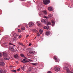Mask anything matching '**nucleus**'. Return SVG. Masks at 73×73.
<instances>
[{
	"label": "nucleus",
	"mask_w": 73,
	"mask_h": 73,
	"mask_svg": "<svg viewBox=\"0 0 73 73\" xmlns=\"http://www.w3.org/2000/svg\"><path fill=\"white\" fill-rule=\"evenodd\" d=\"M9 49L11 52H15L16 50L14 48L13 46H11L9 47Z\"/></svg>",
	"instance_id": "f257e3e1"
},
{
	"label": "nucleus",
	"mask_w": 73,
	"mask_h": 73,
	"mask_svg": "<svg viewBox=\"0 0 73 73\" xmlns=\"http://www.w3.org/2000/svg\"><path fill=\"white\" fill-rule=\"evenodd\" d=\"M34 25V23H33L31 22H30L29 23V27H31L32 26H33Z\"/></svg>",
	"instance_id": "f03ea898"
},
{
	"label": "nucleus",
	"mask_w": 73,
	"mask_h": 73,
	"mask_svg": "<svg viewBox=\"0 0 73 73\" xmlns=\"http://www.w3.org/2000/svg\"><path fill=\"white\" fill-rule=\"evenodd\" d=\"M43 14H44V18L46 19H47L48 18L46 16V15L47 14L46 12L45 11H43Z\"/></svg>",
	"instance_id": "7ed1b4c3"
},
{
	"label": "nucleus",
	"mask_w": 73,
	"mask_h": 73,
	"mask_svg": "<svg viewBox=\"0 0 73 73\" xmlns=\"http://www.w3.org/2000/svg\"><path fill=\"white\" fill-rule=\"evenodd\" d=\"M60 68H58V67H55L54 68L55 70L57 72L59 71L60 70Z\"/></svg>",
	"instance_id": "20e7f679"
},
{
	"label": "nucleus",
	"mask_w": 73,
	"mask_h": 73,
	"mask_svg": "<svg viewBox=\"0 0 73 73\" xmlns=\"http://www.w3.org/2000/svg\"><path fill=\"white\" fill-rule=\"evenodd\" d=\"M21 62L23 63H27L29 62L28 61L26 60L25 59H23V60H22Z\"/></svg>",
	"instance_id": "39448f33"
},
{
	"label": "nucleus",
	"mask_w": 73,
	"mask_h": 73,
	"mask_svg": "<svg viewBox=\"0 0 73 73\" xmlns=\"http://www.w3.org/2000/svg\"><path fill=\"white\" fill-rule=\"evenodd\" d=\"M51 22L52 23V26H54L55 25V22L53 20H51Z\"/></svg>",
	"instance_id": "423d86ee"
},
{
	"label": "nucleus",
	"mask_w": 73,
	"mask_h": 73,
	"mask_svg": "<svg viewBox=\"0 0 73 73\" xmlns=\"http://www.w3.org/2000/svg\"><path fill=\"white\" fill-rule=\"evenodd\" d=\"M29 53L30 54L33 55L35 53V52L34 51L31 50L29 52Z\"/></svg>",
	"instance_id": "0eeeda50"
},
{
	"label": "nucleus",
	"mask_w": 73,
	"mask_h": 73,
	"mask_svg": "<svg viewBox=\"0 0 73 73\" xmlns=\"http://www.w3.org/2000/svg\"><path fill=\"white\" fill-rule=\"evenodd\" d=\"M10 59V57H9L8 55L7 56H6L5 58H4V59L5 60H9Z\"/></svg>",
	"instance_id": "6e6552de"
},
{
	"label": "nucleus",
	"mask_w": 73,
	"mask_h": 73,
	"mask_svg": "<svg viewBox=\"0 0 73 73\" xmlns=\"http://www.w3.org/2000/svg\"><path fill=\"white\" fill-rule=\"evenodd\" d=\"M14 57L16 59H18L19 58V56L17 54H15L14 55Z\"/></svg>",
	"instance_id": "1a4fd4ad"
},
{
	"label": "nucleus",
	"mask_w": 73,
	"mask_h": 73,
	"mask_svg": "<svg viewBox=\"0 0 73 73\" xmlns=\"http://www.w3.org/2000/svg\"><path fill=\"white\" fill-rule=\"evenodd\" d=\"M48 9L49 11H52L53 10V8L51 7H48Z\"/></svg>",
	"instance_id": "9d476101"
},
{
	"label": "nucleus",
	"mask_w": 73,
	"mask_h": 73,
	"mask_svg": "<svg viewBox=\"0 0 73 73\" xmlns=\"http://www.w3.org/2000/svg\"><path fill=\"white\" fill-rule=\"evenodd\" d=\"M5 65V63L4 62H0V65L1 66H3Z\"/></svg>",
	"instance_id": "9b49d317"
},
{
	"label": "nucleus",
	"mask_w": 73,
	"mask_h": 73,
	"mask_svg": "<svg viewBox=\"0 0 73 73\" xmlns=\"http://www.w3.org/2000/svg\"><path fill=\"white\" fill-rule=\"evenodd\" d=\"M41 22H42V23H46V20L45 19H43L42 20Z\"/></svg>",
	"instance_id": "f8f14e48"
},
{
	"label": "nucleus",
	"mask_w": 73,
	"mask_h": 73,
	"mask_svg": "<svg viewBox=\"0 0 73 73\" xmlns=\"http://www.w3.org/2000/svg\"><path fill=\"white\" fill-rule=\"evenodd\" d=\"M66 71L67 73H72V72H71L69 69H66Z\"/></svg>",
	"instance_id": "ddd939ff"
},
{
	"label": "nucleus",
	"mask_w": 73,
	"mask_h": 73,
	"mask_svg": "<svg viewBox=\"0 0 73 73\" xmlns=\"http://www.w3.org/2000/svg\"><path fill=\"white\" fill-rule=\"evenodd\" d=\"M52 17V14H50L48 15V17L49 18L51 19Z\"/></svg>",
	"instance_id": "4468645a"
},
{
	"label": "nucleus",
	"mask_w": 73,
	"mask_h": 73,
	"mask_svg": "<svg viewBox=\"0 0 73 73\" xmlns=\"http://www.w3.org/2000/svg\"><path fill=\"white\" fill-rule=\"evenodd\" d=\"M21 69L22 70L25 71V66H24L23 67L21 68Z\"/></svg>",
	"instance_id": "2eb2a0df"
},
{
	"label": "nucleus",
	"mask_w": 73,
	"mask_h": 73,
	"mask_svg": "<svg viewBox=\"0 0 73 73\" xmlns=\"http://www.w3.org/2000/svg\"><path fill=\"white\" fill-rule=\"evenodd\" d=\"M36 24L38 25L39 26H40L42 25V24L41 23H40V22H37L36 23Z\"/></svg>",
	"instance_id": "dca6fc26"
},
{
	"label": "nucleus",
	"mask_w": 73,
	"mask_h": 73,
	"mask_svg": "<svg viewBox=\"0 0 73 73\" xmlns=\"http://www.w3.org/2000/svg\"><path fill=\"white\" fill-rule=\"evenodd\" d=\"M13 36H14L15 37H17L19 36V35L17 34L14 33L13 35Z\"/></svg>",
	"instance_id": "f3484780"
},
{
	"label": "nucleus",
	"mask_w": 73,
	"mask_h": 73,
	"mask_svg": "<svg viewBox=\"0 0 73 73\" xmlns=\"http://www.w3.org/2000/svg\"><path fill=\"white\" fill-rule=\"evenodd\" d=\"M48 28H49V26L48 25L45 26L44 27V29H48Z\"/></svg>",
	"instance_id": "a211bd4d"
},
{
	"label": "nucleus",
	"mask_w": 73,
	"mask_h": 73,
	"mask_svg": "<svg viewBox=\"0 0 73 73\" xmlns=\"http://www.w3.org/2000/svg\"><path fill=\"white\" fill-rule=\"evenodd\" d=\"M50 33V32L49 31H48L47 32H46L45 33V35H48Z\"/></svg>",
	"instance_id": "6ab92c4d"
},
{
	"label": "nucleus",
	"mask_w": 73,
	"mask_h": 73,
	"mask_svg": "<svg viewBox=\"0 0 73 73\" xmlns=\"http://www.w3.org/2000/svg\"><path fill=\"white\" fill-rule=\"evenodd\" d=\"M3 56L5 57H6L7 56V54L6 53H3Z\"/></svg>",
	"instance_id": "aec40b11"
},
{
	"label": "nucleus",
	"mask_w": 73,
	"mask_h": 73,
	"mask_svg": "<svg viewBox=\"0 0 73 73\" xmlns=\"http://www.w3.org/2000/svg\"><path fill=\"white\" fill-rule=\"evenodd\" d=\"M39 16H40V17H42L44 15L43 14L40 13H39Z\"/></svg>",
	"instance_id": "412c9836"
},
{
	"label": "nucleus",
	"mask_w": 73,
	"mask_h": 73,
	"mask_svg": "<svg viewBox=\"0 0 73 73\" xmlns=\"http://www.w3.org/2000/svg\"><path fill=\"white\" fill-rule=\"evenodd\" d=\"M39 33H40V34H41L43 32V30L41 29L39 30Z\"/></svg>",
	"instance_id": "4be33fe9"
},
{
	"label": "nucleus",
	"mask_w": 73,
	"mask_h": 73,
	"mask_svg": "<svg viewBox=\"0 0 73 73\" xmlns=\"http://www.w3.org/2000/svg\"><path fill=\"white\" fill-rule=\"evenodd\" d=\"M16 38H15V37H13V38H12L11 39V40H12V41H14L15 40H16Z\"/></svg>",
	"instance_id": "5701e85b"
},
{
	"label": "nucleus",
	"mask_w": 73,
	"mask_h": 73,
	"mask_svg": "<svg viewBox=\"0 0 73 73\" xmlns=\"http://www.w3.org/2000/svg\"><path fill=\"white\" fill-rule=\"evenodd\" d=\"M54 58L55 60L58 59V58L56 56H54Z\"/></svg>",
	"instance_id": "b1692460"
},
{
	"label": "nucleus",
	"mask_w": 73,
	"mask_h": 73,
	"mask_svg": "<svg viewBox=\"0 0 73 73\" xmlns=\"http://www.w3.org/2000/svg\"><path fill=\"white\" fill-rule=\"evenodd\" d=\"M11 72H13L14 73H16L17 70H11Z\"/></svg>",
	"instance_id": "393cba45"
},
{
	"label": "nucleus",
	"mask_w": 73,
	"mask_h": 73,
	"mask_svg": "<svg viewBox=\"0 0 73 73\" xmlns=\"http://www.w3.org/2000/svg\"><path fill=\"white\" fill-rule=\"evenodd\" d=\"M51 24V23L49 22H48L46 23V25H50Z\"/></svg>",
	"instance_id": "a878e982"
},
{
	"label": "nucleus",
	"mask_w": 73,
	"mask_h": 73,
	"mask_svg": "<svg viewBox=\"0 0 73 73\" xmlns=\"http://www.w3.org/2000/svg\"><path fill=\"white\" fill-rule=\"evenodd\" d=\"M21 46H23V44L21 42H19L18 43Z\"/></svg>",
	"instance_id": "bb28decb"
},
{
	"label": "nucleus",
	"mask_w": 73,
	"mask_h": 73,
	"mask_svg": "<svg viewBox=\"0 0 73 73\" xmlns=\"http://www.w3.org/2000/svg\"><path fill=\"white\" fill-rule=\"evenodd\" d=\"M25 27H23L21 28V30H25Z\"/></svg>",
	"instance_id": "cd10ccee"
},
{
	"label": "nucleus",
	"mask_w": 73,
	"mask_h": 73,
	"mask_svg": "<svg viewBox=\"0 0 73 73\" xmlns=\"http://www.w3.org/2000/svg\"><path fill=\"white\" fill-rule=\"evenodd\" d=\"M60 61V60L59 59H57L56 60H55V61L56 62H58L59 61Z\"/></svg>",
	"instance_id": "c85d7f7f"
},
{
	"label": "nucleus",
	"mask_w": 73,
	"mask_h": 73,
	"mask_svg": "<svg viewBox=\"0 0 73 73\" xmlns=\"http://www.w3.org/2000/svg\"><path fill=\"white\" fill-rule=\"evenodd\" d=\"M42 9V8L41 7H38V10H39V11H40Z\"/></svg>",
	"instance_id": "c756f323"
},
{
	"label": "nucleus",
	"mask_w": 73,
	"mask_h": 73,
	"mask_svg": "<svg viewBox=\"0 0 73 73\" xmlns=\"http://www.w3.org/2000/svg\"><path fill=\"white\" fill-rule=\"evenodd\" d=\"M0 73H4V71L3 70H0Z\"/></svg>",
	"instance_id": "7c9ffc66"
},
{
	"label": "nucleus",
	"mask_w": 73,
	"mask_h": 73,
	"mask_svg": "<svg viewBox=\"0 0 73 73\" xmlns=\"http://www.w3.org/2000/svg\"><path fill=\"white\" fill-rule=\"evenodd\" d=\"M32 70V67H30L29 68V71H31V70Z\"/></svg>",
	"instance_id": "2f4dec72"
},
{
	"label": "nucleus",
	"mask_w": 73,
	"mask_h": 73,
	"mask_svg": "<svg viewBox=\"0 0 73 73\" xmlns=\"http://www.w3.org/2000/svg\"><path fill=\"white\" fill-rule=\"evenodd\" d=\"M21 56L22 57H23L24 56V55L23 54H21Z\"/></svg>",
	"instance_id": "473e14b6"
},
{
	"label": "nucleus",
	"mask_w": 73,
	"mask_h": 73,
	"mask_svg": "<svg viewBox=\"0 0 73 73\" xmlns=\"http://www.w3.org/2000/svg\"><path fill=\"white\" fill-rule=\"evenodd\" d=\"M37 36H38V37H39L40 36V34L39 33H37Z\"/></svg>",
	"instance_id": "72a5a7b5"
},
{
	"label": "nucleus",
	"mask_w": 73,
	"mask_h": 73,
	"mask_svg": "<svg viewBox=\"0 0 73 73\" xmlns=\"http://www.w3.org/2000/svg\"><path fill=\"white\" fill-rule=\"evenodd\" d=\"M2 57V55L1 54V53L0 52V58Z\"/></svg>",
	"instance_id": "f704fd0d"
},
{
	"label": "nucleus",
	"mask_w": 73,
	"mask_h": 73,
	"mask_svg": "<svg viewBox=\"0 0 73 73\" xmlns=\"http://www.w3.org/2000/svg\"><path fill=\"white\" fill-rule=\"evenodd\" d=\"M33 65L35 66V65H36L37 64L36 63H32Z\"/></svg>",
	"instance_id": "c9c22d12"
},
{
	"label": "nucleus",
	"mask_w": 73,
	"mask_h": 73,
	"mask_svg": "<svg viewBox=\"0 0 73 73\" xmlns=\"http://www.w3.org/2000/svg\"><path fill=\"white\" fill-rule=\"evenodd\" d=\"M13 1H12V0H10V1H9V3H11Z\"/></svg>",
	"instance_id": "e433bc0d"
},
{
	"label": "nucleus",
	"mask_w": 73,
	"mask_h": 73,
	"mask_svg": "<svg viewBox=\"0 0 73 73\" xmlns=\"http://www.w3.org/2000/svg\"><path fill=\"white\" fill-rule=\"evenodd\" d=\"M22 26V25H19L18 26V27L19 28L20 27H21Z\"/></svg>",
	"instance_id": "4c0bfd02"
},
{
	"label": "nucleus",
	"mask_w": 73,
	"mask_h": 73,
	"mask_svg": "<svg viewBox=\"0 0 73 73\" xmlns=\"http://www.w3.org/2000/svg\"><path fill=\"white\" fill-rule=\"evenodd\" d=\"M21 37V35H20L19 37V38H20Z\"/></svg>",
	"instance_id": "58836bf2"
},
{
	"label": "nucleus",
	"mask_w": 73,
	"mask_h": 73,
	"mask_svg": "<svg viewBox=\"0 0 73 73\" xmlns=\"http://www.w3.org/2000/svg\"><path fill=\"white\" fill-rule=\"evenodd\" d=\"M20 70V68H19L17 70V71H19Z\"/></svg>",
	"instance_id": "ea45409f"
},
{
	"label": "nucleus",
	"mask_w": 73,
	"mask_h": 73,
	"mask_svg": "<svg viewBox=\"0 0 73 73\" xmlns=\"http://www.w3.org/2000/svg\"><path fill=\"white\" fill-rule=\"evenodd\" d=\"M18 31L19 32H21V30L19 29H18Z\"/></svg>",
	"instance_id": "a19ab883"
},
{
	"label": "nucleus",
	"mask_w": 73,
	"mask_h": 73,
	"mask_svg": "<svg viewBox=\"0 0 73 73\" xmlns=\"http://www.w3.org/2000/svg\"><path fill=\"white\" fill-rule=\"evenodd\" d=\"M47 73H52V72L50 71H48Z\"/></svg>",
	"instance_id": "79ce46f5"
},
{
	"label": "nucleus",
	"mask_w": 73,
	"mask_h": 73,
	"mask_svg": "<svg viewBox=\"0 0 73 73\" xmlns=\"http://www.w3.org/2000/svg\"><path fill=\"white\" fill-rule=\"evenodd\" d=\"M29 36V35H27L26 37H27V38Z\"/></svg>",
	"instance_id": "37998d69"
},
{
	"label": "nucleus",
	"mask_w": 73,
	"mask_h": 73,
	"mask_svg": "<svg viewBox=\"0 0 73 73\" xmlns=\"http://www.w3.org/2000/svg\"><path fill=\"white\" fill-rule=\"evenodd\" d=\"M31 44L30 43V44H29V46H31Z\"/></svg>",
	"instance_id": "c03bdc74"
},
{
	"label": "nucleus",
	"mask_w": 73,
	"mask_h": 73,
	"mask_svg": "<svg viewBox=\"0 0 73 73\" xmlns=\"http://www.w3.org/2000/svg\"><path fill=\"white\" fill-rule=\"evenodd\" d=\"M28 60L31 61V62H32V60H31V59H28Z\"/></svg>",
	"instance_id": "a18cd8bd"
},
{
	"label": "nucleus",
	"mask_w": 73,
	"mask_h": 73,
	"mask_svg": "<svg viewBox=\"0 0 73 73\" xmlns=\"http://www.w3.org/2000/svg\"><path fill=\"white\" fill-rule=\"evenodd\" d=\"M21 1H26V0H21Z\"/></svg>",
	"instance_id": "49530a36"
},
{
	"label": "nucleus",
	"mask_w": 73,
	"mask_h": 73,
	"mask_svg": "<svg viewBox=\"0 0 73 73\" xmlns=\"http://www.w3.org/2000/svg\"><path fill=\"white\" fill-rule=\"evenodd\" d=\"M24 58H25V59H27V58L26 57H24Z\"/></svg>",
	"instance_id": "de8ad7c7"
},
{
	"label": "nucleus",
	"mask_w": 73,
	"mask_h": 73,
	"mask_svg": "<svg viewBox=\"0 0 73 73\" xmlns=\"http://www.w3.org/2000/svg\"><path fill=\"white\" fill-rule=\"evenodd\" d=\"M28 26V24H26V26L27 27V26Z\"/></svg>",
	"instance_id": "09e8293b"
},
{
	"label": "nucleus",
	"mask_w": 73,
	"mask_h": 73,
	"mask_svg": "<svg viewBox=\"0 0 73 73\" xmlns=\"http://www.w3.org/2000/svg\"><path fill=\"white\" fill-rule=\"evenodd\" d=\"M10 67H11V68L13 67L11 66H10Z\"/></svg>",
	"instance_id": "8fccbe9b"
},
{
	"label": "nucleus",
	"mask_w": 73,
	"mask_h": 73,
	"mask_svg": "<svg viewBox=\"0 0 73 73\" xmlns=\"http://www.w3.org/2000/svg\"><path fill=\"white\" fill-rule=\"evenodd\" d=\"M4 72H5V73H6V70H5V71H4Z\"/></svg>",
	"instance_id": "3c124183"
},
{
	"label": "nucleus",
	"mask_w": 73,
	"mask_h": 73,
	"mask_svg": "<svg viewBox=\"0 0 73 73\" xmlns=\"http://www.w3.org/2000/svg\"><path fill=\"white\" fill-rule=\"evenodd\" d=\"M14 32H12V34H13V33H14Z\"/></svg>",
	"instance_id": "603ef678"
},
{
	"label": "nucleus",
	"mask_w": 73,
	"mask_h": 73,
	"mask_svg": "<svg viewBox=\"0 0 73 73\" xmlns=\"http://www.w3.org/2000/svg\"><path fill=\"white\" fill-rule=\"evenodd\" d=\"M71 73H73V72H72Z\"/></svg>",
	"instance_id": "864d4df0"
},
{
	"label": "nucleus",
	"mask_w": 73,
	"mask_h": 73,
	"mask_svg": "<svg viewBox=\"0 0 73 73\" xmlns=\"http://www.w3.org/2000/svg\"><path fill=\"white\" fill-rule=\"evenodd\" d=\"M11 43H10V44Z\"/></svg>",
	"instance_id": "5fc2aeb1"
}]
</instances>
